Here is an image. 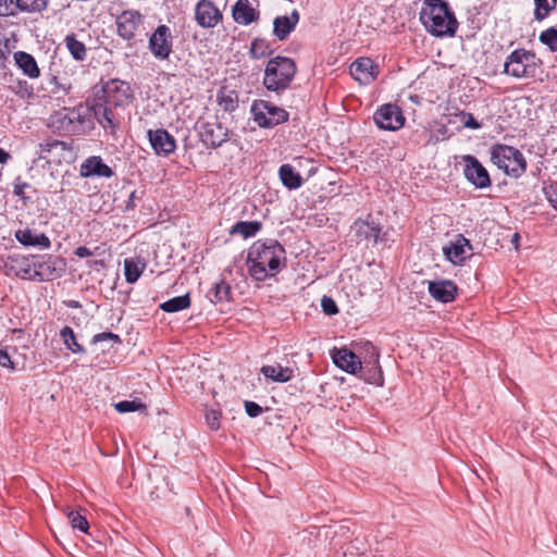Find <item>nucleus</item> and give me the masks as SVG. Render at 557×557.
I'll list each match as a JSON object with an SVG mask.
<instances>
[{"label": "nucleus", "mask_w": 557, "mask_h": 557, "mask_svg": "<svg viewBox=\"0 0 557 557\" xmlns=\"http://www.w3.org/2000/svg\"><path fill=\"white\" fill-rule=\"evenodd\" d=\"M231 296V286L224 280L215 282L207 294L209 300L214 304L228 301Z\"/></svg>", "instance_id": "nucleus-28"}, {"label": "nucleus", "mask_w": 557, "mask_h": 557, "mask_svg": "<svg viewBox=\"0 0 557 557\" xmlns=\"http://www.w3.org/2000/svg\"><path fill=\"white\" fill-rule=\"evenodd\" d=\"M299 21V13L294 10L290 15L277 16L273 22V34L280 40H284L295 29Z\"/></svg>", "instance_id": "nucleus-22"}, {"label": "nucleus", "mask_w": 557, "mask_h": 557, "mask_svg": "<svg viewBox=\"0 0 557 557\" xmlns=\"http://www.w3.org/2000/svg\"><path fill=\"white\" fill-rule=\"evenodd\" d=\"M196 129L200 141L207 148H219L228 140V129L216 119L212 121L198 122Z\"/></svg>", "instance_id": "nucleus-8"}, {"label": "nucleus", "mask_w": 557, "mask_h": 557, "mask_svg": "<svg viewBox=\"0 0 557 557\" xmlns=\"http://www.w3.org/2000/svg\"><path fill=\"white\" fill-rule=\"evenodd\" d=\"M69 521L73 529H77L84 533H86L89 529V523L87 519L82 516L78 511H70L67 513Z\"/></svg>", "instance_id": "nucleus-41"}, {"label": "nucleus", "mask_w": 557, "mask_h": 557, "mask_svg": "<svg viewBox=\"0 0 557 557\" xmlns=\"http://www.w3.org/2000/svg\"><path fill=\"white\" fill-rule=\"evenodd\" d=\"M14 60L16 65L28 77L36 78L39 76V67L37 65L35 58L32 54L24 51H17L14 53Z\"/></svg>", "instance_id": "nucleus-25"}, {"label": "nucleus", "mask_w": 557, "mask_h": 557, "mask_svg": "<svg viewBox=\"0 0 557 557\" xmlns=\"http://www.w3.org/2000/svg\"><path fill=\"white\" fill-rule=\"evenodd\" d=\"M245 410L246 413L251 418H256L263 412V408L260 405L250 400L245 401Z\"/></svg>", "instance_id": "nucleus-48"}, {"label": "nucleus", "mask_w": 557, "mask_h": 557, "mask_svg": "<svg viewBox=\"0 0 557 557\" xmlns=\"http://www.w3.org/2000/svg\"><path fill=\"white\" fill-rule=\"evenodd\" d=\"M79 173L83 177H111L114 174L112 169L109 165H107L100 157L97 156L87 158L82 163Z\"/></svg>", "instance_id": "nucleus-19"}, {"label": "nucleus", "mask_w": 557, "mask_h": 557, "mask_svg": "<svg viewBox=\"0 0 557 557\" xmlns=\"http://www.w3.org/2000/svg\"><path fill=\"white\" fill-rule=\"evenodd\" d=\"M49 0H15L16 10L26 13H39L47 9Z\"/></svg>", "instance_id": "nucleus-33"}, {"label": "nucleus", "mask_w": 557, "mask_h": 557, "mask_svg": "<svg viewBox=\"0 0 557 557\" xmlns=\"http://www.w3.org/2000/svg\"><path fill=\"white\" fill-rule=\"evenodd\" d=\"M272 53L270 44L263 38H255L251 41L249 55L251 59H261Z\"/></svg>", "instance_id": "nucleus-35"}, {"label": "nucleus", "mask_w": 557, "mask_h": 557, "mask_svg": "<svg viewBox=\"0 0 557 557\" xmlns=\"http://www.w3.org/2000/svg\"><path fill=\"white\" fill-rule=\"evenodd\" d=\"M10 158L11 156L4 149L0 148V163H7Z\"/></svg>", "instance_id": "nucleus-55"}, {"label": "nucleus", "mask_w": 557, "mask_h": 557, "mask_svg": "<svg viewBox=\"0 0 557 557\" xmlns=\"http://www.w3.org/2000/svg\"><path fill=\"white\" fill-rule=\"evenodd\" d=\"M349 70L354 79L362 85L372 83L379 73L377 66L370 58H359L355 60Z\"/></svg>", "instance_id": "nucleus-17"}, {"label": "nucleus", "mask_w": 557, "mask_h": 557, "mask_svg": "<svg viewBox=\"0 0 557 557\" xmlns=\"http://www.w3.org/2000/svg\"><path fill=\"white\" fill-rule=\"evenodd\" d=\"M261 373L273 382L286 383L294 376V371L290 368L277 366H263Z\"/></svg>", "instance_id": "nucleus-27"}, {"label": "nucleus", "mask_w": 557, "mask_h": 557, "mask_svg": "<svg viewBox=\"0 0 557 557\" xmlns=\"http://www.w3.org/2000/svg\"><path fill=\"white\" fill-rule=\"evenodd\" d=\"M60 335L66 348L73 351L74 354H82L85 351L84 347L77 343L75 333L72 327L64 326L61 330Z\"/></svg>", "instance_id": "nucleus-36"}, {"label": "nucleus", "mask_w": 557, "mask_h": 557, "mask_svg": "<svg viewBox=\"0 0 557 557\" xmlns=\"http://www.w3.org/2000/svg\"><path fill=\"white\" fill-rule=\"evenodd\" d=\"M51 83L54 85V88L51 89V92L52 94H57L60 89L64 92V94H67L69 89H70V86H65L63 84H59L58 82V78L55 76L51 77Z\"/></svg>", "instance_id": "nucleus-52"}, {"label": "nucleus", "mask_w": 557, "mask_h": 557, "mask_svg": "<svg viewBox=\"0 0 557 557\" xmlns=\"http://www.w3.org/2000/svg\"><path fill=\"white\" fill-rule=\"evenodd\" d=\"M15 14V0H0V16H14Z\"/></svg>", "instance_id": "nucleus-45"}, {"label": "nucleus", "mask_w": 557, "mask_h": 557, "mask_svg": "<svg viewBox=\"0 0 557 557\" xmlns=\"http://www.w3.org/2000/svg\"><path fill=\"white\" fill-rule=\"evenodd\" d=\"M136 199V191H132L126 205V209H133L134 208V200Z\"/></svg>", "instance_id": "nucleus-57"}, {"label": "nucleus", "mask_w": 557, "mask_h": 557, "mask_svg": "<svg viewBox=\"0 0 557 557\" xmlns=\"http://www.w3.org/2000/svg\"><path fill=\"white\" fill-rule=\"evenodd\" d=\"M0 366L14 369V363L12 362L7 349H0Z\"/></svg>", "instance_id": "nucleus-51"}, {"label": "nucleus", "mask_w": 557, "mask_h": 557, "mask_svg": "<svg viewBox=\"0 0 557 557\" xmlns=\"http://www.w3.org/2000/svg\"><path fill=\"white\" fill-rule=\"evenodd\" d=\"M373 120L379 128L385 131L399 129L405 123L400 108L392 103H386L379 108L374 113Z\"/></svg>", "instance_id": "nucleus-10"}, {"label": "nucleus", "mask_w": 557, "mask_h": 557, "mask_svg": "<svg viewBox=\"0 0 557 557\" xmlns=\"http://www.w3.org/2000/svg\"><path fill=\"white\" fill-rule=\"evenodd\" d=\"M544 193L548 201L557 210V182H552L547 186H545Z\"/></svg>", "instance_id": "nucleus-46"}, {"label": "nucleus", "mask_w": 557, "mask_h": 557, "mask_svg": "<svg viewBox=\"0 0 557 557\" xmlns=\"http://www.w3.org/2000/svg\"><path fill=\"white\" fill-rule=\"evenodd\" d=\"M360 354L362 366L366 364V367L372 366L373 367V375L364 376V381H367L370 384H376L382 385L383 384V375L382 370L379 364V351L375 348L373 344L370 342H366L360 345Z\"/></svg>", "instance_id": "nucleus-14"}, {"label": "nucleus", "mask_w": 557, "mask_h": 557, "mask_svg": "<svg viewBox=\"0 0 557 557\" xmlns=\"http://www.w3.org/2000/svg\"><path fill=\"white\" fill-rule=\"evenodd\" d=\"M67 306H69L70 308H75V309L81 308V304H79V301H77V300H70V301L67 302Z\"/></svg>", "instance_id": "nucleus-58"}, {"label": "nucleus", "mask_w": 557, "mask_h": 557, "mask_svg": "<svg viewBox=\"0 0 557 557\" xmlns=\"http://www.w3.org/2000/svg\"><path fill=\"white\" fill-rule=\"evenodd\" d=\"M15 238L23 246H39L41 248H49L51 242L45 234H35L29 228L17 230L15 232Z\"/></svg>", "instance_id": "nucleus-24"}, {"label": "nucleus", "mask_w": 557, "mask_h": 557, "mask_svg": "<svg viewBox=\"0 0 557 557\" xmlns=\"http://www.w3.org/2000/svg\"><path fill=\"white\" fill-rule=\"evenodd\" d=\"M94 263H95V264H99V265H101V267H103V265H104V262H103L102 260H96V261H94Z\"/></svg>", "instance_id": "nucleus-62"}, {"label": "nucleus", "mask_w": 557, "mask_h": 557, "mask_svg": "<svg viewBox=\"0 0 557 557\" xmlns=\"http://www.w3.org/2000/svg\"><path fill=\"white\" fill-rule=\"evenodd\" d=\"M540 41L547 46L552 52H557V29L549 27L542 32L540 35Z\"/></svg>", "instance_id": "nucleus-39"}, {"label": "nucleus", "mask_w": 557, "mask_h": 557, "mask_svg": "<svg viewBox=\"0 0 557 557\" xmlns=\"http://www.w3.org/2000/svg\"><path fill=\"white\" fill-rule=\"evenodd\" d=\"M172 30L169 26L159 25L149 37L148 48L151 54L159 61L168 60L173 52Z\"/></svg>", "instance_id": "nucleus-9"}, {"label": "nucleus", "mask_w": 557, "mask_h": 557, "mask_svg": "<svg viewBox=\"0 0 557 557\" xmlns=\"http://www.w3.org/2000/svg\"><path fill=\"white\" fill-rule=\"evenodd\" d=\"M75 256H77L78 258H86V257H89V256H92V251L87 248L86 246H79L75 249Z\"/></svg>", "instance_id": "nucleus-53"}, {"label": "nucleus", "mask_w": 557, "mask_h": 557, "mask_svg": "<svg viewBox=\"0 0 557 557\" xmlns=\"http://www.w3.org/2000/svg\"><path fill=\"white\" fill-rule=\"evenodd\" d=\"M250 112L253 121L262 128H272L287 122L289 117L285 109L261 99L252 102Z\"/></svg>", "instance_id": "nucleus-7"}, {"label": "nucleus", "mask_w": 557, "mask_h": 557, "mask_svg": "<svg viewBox=\"0 0 557 557\" xmlns=\"http://www.w3.org/2000/svg\"><path fill=\"white\" fill-rule=\"evenodd\" d=\"M536 70L535 54L522 48L513 50L504 64V73L518 79L533 78Z\"/></svg>", "instance_id": "nucleus-6"}, {"label": "nucleus", "mask_w": 557, "mask_h": 557, "mask_svg": "<svg viewBox=\"0 0 557 557\" xmlns=\"http://www.w3.org/2000/svg\"><path fill=\"white\" fill-rule=\"evenodd\" d=\"M420 22L435 37H454L459 23L446 0H425L420 11Z\"/></svg>", "instance_id": "nucleus-3"}, {"label": "nucleus", "mask_w": 557, "mask_h": 557, "mask_svg": "<svg viewBox=\"0 0 557 557\" xmlns=\"http://www.w3.org/2000/svg\"><path fill=\"white\" fill-rule=\"evenodd\" d=\"M17 274L24 280H37V277H34V267L28 263L21 267Z\"/></svg>", "instance_id": "nucleus-50"}, {"label": "nucleus", "mask_w": 557, "mask_h": 557, "mask_svg": "<svg viewBox=\"0 0 557 557\" xmlns=\"http://www.w3.org/2000/svg\"><path fill=\"white\" fill-rule=\"evenodd\" d=\"M55 263L57 258H53L52 256H49L45 260L34 262V277L44 282L60 276V272L57 270Z\"/></svg>", "instance_id": "nucleus-23"}, {"label": "nucleus", "mask_w": 557, "mask_h": 557, "mask_svg": "<svg viewBox=\"0 0 557 557\" xmlns=\"http://www.w3.org/2000/svg\"><path fill=\"white\" fill-rule=\"evenodd\" d=\"M359 371L362 372L361 376L363 379H364V376L373 375V367L372 366L366 367V364H363V369L359 370Z\"/></svg>", "instance_id": "nucleus-56"}, {"label": "nucleus", "mask_w": 557, "mask_h": 557, "mask_svg": "<svg viewBox=\"0 0 557 557\" xmlns=\"http://www.w3.org/2000/svg\"><path fill=\"white\" fill-rule=\"evenodd\" d=\"M321 307L325 314L333 315L338 312L336 302L332 297L323 296L321 299Z\"/></svg>", "instance_id": "nucleus-43"}, {"label": "nucleus", "mask_w": 557, "mask_h": 557, "mask_svg": "<svg viewBox=\"0 0 557 557\" xmlns=\"http://www.w3.org/2000/svg\"><path fill=\"white\" fill-rule=\"evenodd\" d=\"M114 408L120 413L134 412L137 410L146 409V406L140 399L122 400L114 405Z\"/></svg>", "instance_id": "nucleus-38"}, {"label": "nucleus", "mask_w": 557, "mask_h": 557, "mask_svg": "<svg viewBox=\"0 0 557 557\" xmlns=\"http://www.w3.org/2000/svg\"><path fill=\"white\" fill-rule=\"evenodd\" d=\"M66 48L69 49L72 57L77 61H83L86 58V47L84 42L76 39L75 35H67L65 37Z\"/></svg>", "instance_id": "nucleus-34"}, {"label": "nucleus", "mask_w": 557, "mask_h": 557, "mask_svg": "<svg viewBox=\"0 0 557 557\" xmlns=\"http://www.w3.org/2000/svg\"><path fill=\"white\" fill-rule=\"evenodd\" d=\"M380 227L376 225H370L369 223H362L359 227V232H363L366 234V237H373V239L376 242L379 234H380Z\"/></svg>", "instance_id": "nucleus-47"}, {"label": "nucleus", "mask_w": 557, "mask_h": 557, "mask_svg": "<svg viewBox=\"0 0 557 557\" xmlns=\"http://www.w3.org/2000/svg\"><path fill=\"white\" fill-rule=\"evenodd\" d=\"M27 187H29L28 183H25V182H23V183H15L14 184L13 193H14L15 196L23 197L24 189L27 188Z\"/></svg>", "instance_id": "nucleus-54"}, {"label": "nucleus", "mask_w": 557, "mask_h": 557, "mask_svg": "<svg viewBox=\"0 0 557 557\" xmlns=\"http://www.w3.org/2000/svg\"><path fill=\"white\" fill-rule=\"evenodd\" d=\"M428 290L435 300L446 304L455 300L458 287L450 280H437L428 282Z\"/></svg>", "instance_id": "nucleus-18"}, {"label": "nucleus", "mask_w": 557, "mask_h": 557, "mask_svg": "<svg viewBox=\"0 0 557 557\" xmlns=\"http://www.w3.org/2000/svg\"><path fill=\"white\" fill-rule=\"evenodd\" d=\"M223 18L222 12L211 0H199L195 7V20L202 28H213Z\"/></svg>", "instance_id": "nucleus-13"}, {"label": "nucleus", "mask_w": 557, "mask_h": 557, "mask_svg": "<svg viewBox=\"0 0 557 557\" xmlns=\"http://www.w3.org/2000/svg\"><path fill=\"white\" fill-rule=\"evenodd\" d=\"M144 25V16L135 10H125L116 17L117 35L132 40Z\"/></svg>", "instance_id": "nucleus-11"}, {"label": "nucleus", "mask_w": 557, "mask_h": 557, "mask_svg": "<svg viewBox=\"0 0 557 557\" xmlns=\"http://www.w3.org/2000/svg\"><path fill=\"white\" fill-rule=\"evenodd\" d=\"M100 342H110L112 344H120L121 339L117 334H114L112 332H103V333L96 334L92 337V344H97Z\"/></svg>", "instance_id": "nucleus-44"}, {"label": "nucleus", "mask_w": 557, "mask_h": 557, "mask_svg": "<svg viewBox=\"0 0 557 557\" xmlns=\"http://www.w3.org/2000/svg\"><path fill=\"white\" fill-rule=\"evenodd\" d=\"M285 248L275 239L257 240L248 250L247 264L252 278L262 282L270 271L277 273L286 265Z\"/></svg>", "instance_id": "nucleus-2"}, {"label": "nucleus", "mask_w": 557, "mask_h": 557, "mask_svg": "<svg viewBox=\"0 0 557 557\" xmlns=\"http://www.w3.org/2000/svg\"><path fill=\"white\" fill-rule=\"evenodd\" d=\"M296 70V64L290 58L277 55L270 59L264 70V87L275 92L287 89L295 77Z\"/></svg>", "instance_id": "nucleus-4"}, {"label": "nucleus", "mask_w": 557, "mask_h": 557, "mask_svg": "<svg viewBox=\"0 0 557 557\" xmlns=\"http://www.w3.org/2000/svg\"><path fill=\"white\" fill-rule=\"evenodd\" d=\"M462 124L467 128L478 129L481 127V124L474 119L471 113H465L461 120Z\"/></svg>", "instance_id": "nucleus-49"}, {"label": "nucleus", "mask_w": 557, "mask_h": 557, "mask_svg": "<svg viewBox=\"0 0 557 557\" xmlns=\"http://www.w3.org/2000/svg\"><path fill=\"white\" fill-rule=\"evenodd\" d=\"M216 101L226 112H233L238 107V96L234 90L221 89L216 95Z\"/></svg>", "instance_id": "nucleus-32"}, {"label": "nucleus", "mask_w": 557, "mask_h": 557, "mask_svg": "<svg viewBox=\"0 0 557 557\" xmlns=\"http://www.w3.org/2000/svg\"><path fill=\"white\" fill-rule=\"evenodd\" d=\"M233 18L240 25H249L259 18V12L249 0H238L233 7Z\"/></svg>", "instance_id": "nucleus-21"}, {"label": "nucleus", "mask_w": 557, "mask_h": 557, "mask_svg": "<svg viewBox=\"0 0 557 557\" xmlns=\"http://www.w3.org/2000/svg\"><path fill=\"white\" fill-rule=\"evenodd\" d=\"M282 184L288 189H298L302 185L301 175L290 164H283L278 169Z\"/></svg>", "instance_id": "nucleus-26"}, {"label": "nucleus", "mask_w": 557, "mask_h": 557, "mask_svg": "<svg viewBox=\"0 0 557 557\" xmlns=\"http://www.w3.org/2000/svg\"><path fill=\"white\" fill-rule=\"evenodd\" d=\"M354 548L356 550V555H359L364 549L363 547H359V544H354Z\"/></svg>", "instance_id": "nucleus-60"}, {"label": "nucleus", "mask_w": 557, "mask_h": 557, "mask_svg": "<svg viewBox=\"0 0 557 557\" xmlns=\"http://www.w3.org/2000/svg\"><path fill=\"white\" fill-rule=\"evenodd\" d=\"M472 249L470 240L463 237L462 235H458L457 239L454 243H450L449 246H445L443 248V252L447 260L450 262L458 264L461 263L468 256V251Z\"/></svg>", "instance_id": "nucleus-20"}, {"label": "nucleus", "mask_w": 557, "mask_h": 557, "mask_svg": "<svg viewBox=\"0 0 557 557\" xmlns=\"http://www.w3.org/2000/svg\"><path fill=\"white\" fill-rule=\"evenodd\" d=\"M534 16L537 21H542L556 8L557 0H534Z\"/></svg>", "instance_id": "nucleus-37"}, {"label": "nucleus", "mask_w": 557, "mask_h": 557, "mask_svg": "<svg viewBox=\"0 0 557 557\" xmlns=\"http://www.w3.org/2000/svg\"><path fill=\"white\" fill-rule=\"evenodd\" d=\"M463 174L466 178L476 188L483 189L491 186V178L487 170L473 156H465Z\"/></svg>", "instance_id": "nucleus-12"}, {"label": "nucleus", "mask_w": 557, "mask_h": 557, "mask_svg": "<svg viewBox=\"0 0 557 557\" xmlns=\"http://www.w3.org/2000/svg\"><path fill=\"white\" fill-rule=\"evenodd\" d=\"M190 307L189 294L177 296L162 302L159 308L164 312H178Z\"/></svg>", "instance_id": "nucleus-31"}, {"label": "nucleus", "mask_w": 557, "mask_h": 557, "mask_svg": "<svg viewBox=\"0 0 557 557\" xmlns=\"http://www.w3.org/2000/svg\"><path fill=\"white\" fill-rule=\"evenodd\" d=\"M85 123V116L81 113L79 109H64L62 125L69 127L70 125Z\"/></svg>", "instance_id": "nucleus-40"}, {"label": "nucleus", "mask_w": 557, "mask_h": 557, "mask_svg": "<svg viewBox=\"0 0 557 557\" xmlns=\"http://www.w3.org/2000/svg\"><path fill=\"white\" fill-rule=\"evenodd\" d=\"M332 359L336 367L349 374H357L363 369L361 357L347 348L334 349Z\"/></svg>", "instance_id": "nucleus-16"}, {"label": "nucleus", "mask_w": 557, "mask_h": 557, "mask_svg": "<svg viewBox=\"0 0 557 557\" xmlns=\"http://www.w3.org/2000/svg\"><path fill=\"white\" fill-rule=\"evenodd\" d=\"M354 544H350L347 549L343 553V557H347V554L352 555L354 554Z\"/></svg>", "instance_id": "nucleus-59"}, {"label": "nucleus", "mask_w": 557, "mask_h": 557, "mask_svg": "<svg viewBox=\"0 0 557 557\" xmlns=\"http://www.w3.org/2000/svg\"><path fill=\"white\" fill-rule=\"evenodd\" d=\"M133 99V90L128 83L120 79H110L104 83L90 103L98 123L107 127H115L119 110H123Z\"/></svg>", "instance_id": "nucleus-1"}, {"label": "nucleus", "mask_w": 557, "mask_h": 557, "mask_svg": "<svg viewBox=\"0 0 557 557\" xmlns=\"http://www.w3.org/2000/svg\"><path fill=\"white\" fill-rule=\"evenodd\" d=\"M147 135L153 151L158 156H169L175 151V138L166 129H149Z\"/></svg>", "instance_id": "nucleus-15"}, {"label": "nucleus", "mask_w": 557, "mask_h": 557, "mask_svg": "<svg viewBox=\"0 0 557 557\" xmlns=\"http://www.w3.org/2000/svg\"><path fill=\"white\" fill-rule=\"evenodd\" d=\"M491 161L507 175L520 177L525 173L527 161L515 147L496 144L491 148Z\"/></svg>", "instance_id": "nucleus-5"}, {"label": "nucleus", "mask_w": 557, "mask_h": 557, "mask_svg": "<svg viewBox=\"0 0 557 557\" xmlns=\"http://www.w3.org/2000/svg\"><path fill=\"white\" fill-rule=\"evenodd\" d=\"M220 420L221 412L219 410L208 409L206 411V422L211 430L216 431L220 429Z\"/></svg>", "instance_id": "nucleus-42"}, {"label": "nucleus", "mask_w": 557, "mask_h": 557, "mask_svg": "<svg viewBox=\"0 0 557 557\" xmlns=\"http://www.w3.org/2000/svg\"><path fill=\"white\" fill-rule=\"evenodd\" d=\"M518 240H519V234H518V233H516V234H513L512 243L517 244V243H518Z\"/></svg>", "instance_id": "nucleus-61"}, {"label": "nucleus", "mask_w": 557, "mask_h": 557, "mask_svg": "<svg viewBox=\"0 0 557 557\" xmlns=\"http://www.w3.org/2000/svg\"><path fill=\"white\" fill-rule=\"evenodd\" d=\"M262 227L259 221H239L231 228V234H238L244 238L255 236Z\"/></svg>", "instance_id": "nucleus-30"}, {"label": "nucleus", "mask_w": 557, "mask_h": 557, "mask_svg": "<svg viewBox=\"0 0 557 557\" xmlns=\"http://www.w3.org/2000/svg\"><path fill=\"white\" fill-rule=\"evenodd\" d=\"M146 268V263L134 258L124 260V274L127 283H135L141 275Z\"/></svg>", "instance_id": "nucleus-29"}]
</instances>
